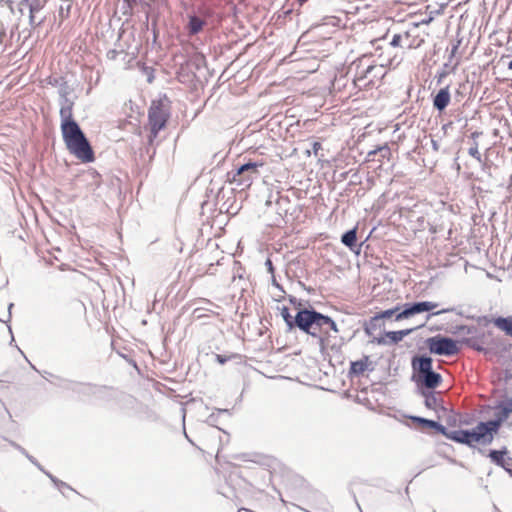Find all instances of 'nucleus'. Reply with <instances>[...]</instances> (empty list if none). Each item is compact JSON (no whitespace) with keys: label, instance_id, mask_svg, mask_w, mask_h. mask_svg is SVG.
<instances>
[{"label":"nucleus","instance_id":"9b49d317","mask_svg":"<svg viewBox=\"0 0 512 512\" xmlns=\"http://www.w3.org/2000/svg\"><path fill=\"white\" fill-rule=\"evenodd\" d=\"M412 331L413 329L386 332L378 342L382 344H396L402 341L403 338L410 334Z\"/></svg>","mask_w":512,"mask_h":512},{"label":"nucleus","instance_id":"9d476101","mask_svg":"<svg viewBox=\"0 0 512 512\" xmlns=\"http://www.w3.org/2000/svg\"><path fill=\"white\" fill-rule=\"evenodd\" d=\"M198 13L200 16L191 15L189 16V22L187 24V30L190 35H195L201 32L206 24L203 18L210 17L212 15V11L210 8L206 6H201L198 8Z\"/></svg>","mask_w":512,"mask_h":512},{"label":"nucleus","instance_id":"b1692460","mask_svg":"<svg viewBox=\"0 0 512 512\" xmlns=\"http://www.w3.org/2000/svg\"><path fill=\"white\" fill-rule=\"evenodd\" d=\"M468 153L471 157H473L478 162H482V155L479 151V146L477 142H474L472 146L469 148Z\"/></svg>","mask_w":512,"mask_h":512},{"label":"nucleus","instance_id":"4be33fe9","mask_svg":"<svg viewBox=\"0 0 512 512\" xmlns=\"http://www.w3.org/2000/svg\"><path fill=\"white\" fill-rule=\"evenodd\" d=\"M424 42V39L421 38L419 35L417 36H411L408 40H404V48L406 49H416L420 47Z\"/></svg>","mask_w":512,"mask_h":512},{"label":"nucleus","instance_id":"423d86ee","mask_svg":"<svg viewBox=\"0 0 512 512\" xmlns=\"http://www.w3.org/2000/svg\"><path fill=\"white\" fill-rule=\"evenodd\" d=\"M438 307V303L431 302V301H423V302H417L413 304H408L405 306V309L400 311V307L397 306L392 309H388L385 311H381L377 313L374 316V320L379 319H388L391 318L393 315H395V320L400 321L403 319L410 318L411 316L422 313V312H428L433 311Z\"/></svg>","mask_w":512,"mask_h":512},{"label":"nucleus","instance_id":"20e7f679","mask_svg":"<svg viewBox=\"0 0 512 512\" xmlns=\"http://www.w3.org/2000/svg\"><path fill=\"white\" fill-rule=\"evenodd\" d=\"M171 116V107L169 100L164 97L152 100L148 108V128L150 131L149 142L152 143L157 138L158 133L166 128Z\"/></svg>","mask_w":512,"mask_h":512},{"label":"nucleus","instance_id":"1a4fd4ad","mask_svg":"<svg viewBox=\"0 0 512 512\" xmlns=\"http://www.w3.org/2000/svg\"><path fill=\"white\" fill-rule=\"evenodd\" d=\"M265 165L264 161L260 162H248L240 166L233 174L231 183H237L238 185H244L250 187L252 184L253 176L258 175V168Z\"/></svg>","mask_w":512,"mask_h":512},{"label":"nucleus","instance_id":"cd10ccee","mask_svg":"<svg viewBox=\"0 0 512 512\" xmlns=\"http://www.w3.org/2000/svg\"><path fill=\"white\" fill-rule=\"evenodd\" d=\"M510 465H512V459L505 456V458H504V465H500V466L503 467L504 469L508 470V467Z\"/></svg>","mask_w":512,"mask_h":512},{"label":"nucleus","instance_id":"72a5a7b5","mask_svg":"<svg viewBox=\"0 0 512 512\" xmlns=\"http://www.w3.org/2000/svg\"><path fill=\"white\" fill-rule=\"evenodd\" d=\"M478 135H479V133H478V132H473V133H472V135H471V137H472V138H476Z\"/></svg>","mask_w":512,"mask_h":512},{"label":"nucleus","instance_id":"f3484780","mask_svg":"<svg viewBox=\"0 0 512 512\" xmlns=\"http://www.w3.org/2000/svg\"><path fill=\"white\" fill-rule=\"evenodd\" d=\"M341 241L345 246L349 247L350 249H353V247L356 246L357 242V228H353L344 233L342 235Z\"/></svg>","mask_w":512,"mask_h":512},{"label":"nucleus","instance_id":"39448f33","mask_svg":"<svg viewBox=\"0 0 512 512\" xmlns=\"http://www.w3.org/2000/svg\"><path fill=\"white\" fill-rule=\"evenodd\" d=\"M442 433L446 436V438L457 443L468 445L470 447L477 443L490 444L493 441L492 436H490L487 429L483 428V422L478 423L472 431H446L445 428H442Z\"/></svg>","mask_w":512,"mask_h":512},{"label":"nucleus","instance_id":"7ed1b4c3","mask_svg":"<svg viewBox=\"0 0 512 512\" xmlns=\"http://www.w3.org/2000/svg\"><path fill=\"white\" fill-rule=\"evenodd\" d=\"M296 326L313 337L328 335L330 330L338 332L336 323L328 316L314 310L303 309L295 316Z\"/></svg>","mask_w":512,"mask_h":512},{"label":"nucleus","instance_id":"f257e3e1","mask_svg":"<svg viewBox=\"0 0 512 512\" xmlns=\"http://www.w3.org/2000/svg\"><path fill=\"white\" fill-rule=\"evenodd\" d=\"M400 60L394 56L382 64H373L369 58L363 57L353 62L355 69L354 84L359 89H369L381 83L386 74V66L398 65Z\"/></svg>","mask_w":512,"mask_h":512},{"label":"nucleus","instance_id":"c85d7f7f","mask_svg":"<svg viewBox=\"0 0 512 512\" xmlns=\"http://www.w3.org/2000/svg\"><path fill=\"white\" fill-rule=\"evenodd\" d=\"M312 148H313V153H314L315 155H317V154H318V151H319L322 147H321V144H320L319 142H314V143H313V147H312Z\"/></svg>","mask_w":512,"mask_h":512},{"label":"nucleus","instance_id":"bb28decb","mask_svg":"<svg viewBox=\"0 0 512 512\" xmlns=\"http://www.w3.org/2000/svg\"><path fill=\"white\" fill-rule=\"evenodd\" d=\"M425 403L427 407L434 408L436 405V398L434 396L427 397Z\"/></svg>","mask_w":512,"mask_h":512},{"label":"nucleus","instance_id":"a878e982","mask_svg":"<svg viewBox=\"0 0 512 512\" xmlns=\"http://www.w3.org/2000/svg\"><path fill=\"white\" fill-rule=\"evenodd\" d=\"M462 343H465L466 345H468L469 347H471L477 351H483V347L480 346L478 343H476V341L474 339H471V338L464 339L462 341Z\"/></svg>","mask_w":512,"mask_h":512},{"label":"nucleus","instance_id":"393cba45","mask_svg":"<svg viewBox=\"0 0 512 512\" xmlns=\"http://www.w3.org/2000/svg\"><path fill=\"white\" fill-rule=\"evenodd\" d=\"M414 420L429 427V428L439 429L441 432H442V428H444L443 426H441L440 424H438L437 422H435L433 420H428V419H424V418H414Z\"/></svg>","mask_w":512,"mask_h":512},{"label":"nucleus","instance_id":"2eb2a0df","mask_svg":"<svg viewBox=\"0 0 512 512\" xmlns=\"http://www.w3.org/2000/svg\"><path fill=\"white\" fill-rule=\"evenodd\" d=\"M420 377L422 378L424 385L430 389L436 388L441 382L440 374L433 371L425 373Z\"/></svg>","mask_w":512,"mask_h":512},{"label":"nucleus","instance_id":"5701e85b","mask_svg":"<svg viewBox=\"0 0 512 512\" xmlns=\"http://www.w3.org/2000/svg\"><path fill=\"white\" fill-rule=\"evenodd\" d=\"M280 312H281V316L283 317L284 321L286 322V324L292 328L293 326H296V323H295V317H293L291 314H290V311H289V308L286 307V306H283L281 309H280Z\"/></svg>","mask_w":512,"mask_h":512},{"label":"nucleus","instance_id":"c756f323","mask_svg":"<svg viewBox=\"0 0 512 512\" xmlns=\"http://www.w3.org/2000/svg\"><path fill=\"white\" fill-rule=\"evenodd\" d=\"M230 357H224L222 355H216V359L220 364H224Z\"/></svg>","mask_w":512,"mask_h":512},{"label":"nucleus","instance_id":"473e14b6","mask_svg":"<svg viewBox=\"0 0 512 512\" xmlns=\"http://www.w3.org/2000/svg\"><path fill=\"white\" fill-rule=\"evenodd\" d=\"M509 70H512V60L507 64Z\"/></svg>","mask_w":512,"mask_h":512},{"label":"nucleus","instance_id":"4468645a","mask_svg":"<svg viewBox=\"0 0 512 512\" xmlns=\"http://www.w3.org/2000/svg\"><path fill=\"white\" fill-rule=\"evenodd\" d=\"M450 102V92L448 87H444L438 91L433 100V105L439 111L444 110Z\"/></svg>","mask_w":512,"mask_h":512},{"label":"nucleus","instance_id":"dca6fc26","mask_svg":"<svg viewBox=\"0 0 512 512\" xmlns=\"http://www.w3.org/2000/svg\"><path fill=\"white\" fill-rule=\"evenodd\" d=\"M368 366V359L365 357L364 359L354 361L351 363L349 374L359 376L364 373Z\"/></svg>","mask_w":512,"mask_h":512},{"label":"nucleus","instance_id":"412c9836","mask_svg":"<svg viewBox=\"0 0 512 512\" xmlns=\"http://www.w3.org/2000/svg\"><path fill=\"white\" fill-rule=\"evenodd\" d=\"M410 37L411 33L409 31H406L403 34H395L390 42V45L392 47L404 48V40H408Z\"/></svg>","mask_w":512,"mask_h":512},{"label":"nucleus","instance_id":"ddd939ff","mask_svg":"<svg viewBox=\"0 0 512 512\" xmlns=\"http://www.w3.org/2000/svg\"><path fill=\"white\" fill-rule=\"evenodd\" d=\"M491 323L502 331L506 336L512 338V315L507 317H496L491 320Z\"/></svg>","mask_w":512,"mask_h":512},{"label":"nucleus","instance_id":"6ab92c4d","mask_svg":"<svg viewBox=\"0 0 512 512\" xmlns=\"http://www.w3.org/2000/svg\"><path fill=\"white\" fill-rule=\"evenodd\" d=\"M417 361H418L417 369L419 371L420 376L432 371V359L431 358L421 357Z\"/></svg>","mask_w":512,"mask_h":512},{"label":"nucleus","instance_id":"6e6552de","mask_svg":"<svg viewBox=\"0 0 512 512\" xmlns=\"http://www.w3.org/2000/svg\"><path fill=\"white\" fill-rule=\"evenodd\" d=\"M426 343L429 351L437 355L452 356L460 351L457 341L441 335L428 338Z\"/></svg>","mask_w":512,"mask_h":512},{"label":"nucleus","instance_id":"2f4dec72","mask_svg":"<svg viewBox=\"0 0 512 512\" xmlns=\"http://www.w3.org/2000/svg\"><path fill=\"white\" fill-rule=\"evenodd\" d=\"M451 311V309H442V310H439V311H436V312H433L430 316H428V319L433 316V315H439V314H442V313H447Z\"/></svg>","mask_w":512,"mask_h":512},{"label":"nucleus","instance_id":"f8f14e48","mask_svg":"<svg viewBox=\"0 0 512 512\" xmlns=\"http://www.w3.org/2000/svg\"><path fill=\"white\" fill-rule=\"evenodd\" d=\"M73 108H74V103L71 100L65 99L63 101V103L61 104V107H60V111H59L60 118H61V124L76 122L74 120Z\"/></svg>","mask_w":512,"mask_h":512},{"label":"nucleus","instance_id":"f03ea898","mask_svg":"<svg viewBox=\"0 0 512 512\" xmlns=\"http://www.w3.org/2000/svg\"><path fill=\"white\" fill-rule=\"evenodd\" d=\"M61 133L68 151L83 163L94 161V152L77 122L61 124Z\"/></svg>","mask_w":512,"mask_h":512},{"label":"nucleus","instance_id":"aec40b11","mask_svg":"<svg viewBox=\"0 0 512 512\" xmlns=\"http://www.w3.org/2000/svg\"><path fill=\"white\" fill-rule=\"evenodd\" d=\"M507 454V449L504 448L503 450H491L489 452V458L492 462H494L496 465H504V458Z\"/></svg>","mask_w":512,"mask_h":512},{"label":"nucleus","instance_id":"7c9ffc66","mask_svg":"<svg viewBox=\"0 0 512 512\" xmlns=\"http://www.w3.org/2000/svg\"><path fill=\"white\" fill-rule=\"evenodd\" d=\"M459 45H460V41H458L457 44H455L452 47V49H451V57H453L457 53Z\"/></svg>","mask_w":512,"mask_h":512},{"label":"nucleus","instance_id":"0eeeda50","mask_svg":"<svg viewBox=\"0 0 512 512\" xmlns=\"http://www.w3.org/2000/svg\"><path fill=\"white\" fill-rule=\"evenodd\" d=\"M495 410V419L483 422V428L487 429L493 440L503 422L512 414V398L506 397L499 401L495 405Z\"/></svg>","mask_w":512,"mask_h":512},{"label":"nucleus","instance_id":"a211bd4d","mask_svg":"<svg viewBox=\"0 0 512 512\" xmlns=\"http://www.w3.org/2000/svg\"><path fill=\"white\" fill-rule=\"evenodd\" d=\"M377 154H379L382 159L389 160L390 157H391V150L388 147V145H383L381 147H378L377 149H375L373 151H370L368 153L367 160L368 161H373L374 160L373 157L376 156Z\"/></svg>","mask_w":512,"mask_h":512}]
</instances>
